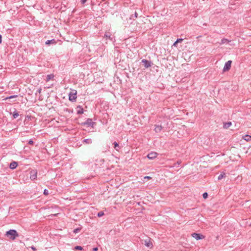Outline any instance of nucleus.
<instances>
[{"label":"nucleus","mask_w":251,"mask_h":251,"mask_svg":"<svg viewBox=\"0 0 251 251\" xmlns=\"http://www.w3.org/2000/svg\"><path fill=\"white\" fill-rule=\"evenodd\" d=\"M5 235L9 238V239L14 240L19 235L15 229H10L6 232Z\"/></svg>","instance_id":"f257e3e1"},{"label":"nucleus","mask_w":251,"mask_h":251,"mask_svg":"<svg viewBox=\"0 0 251 251\" xmlns=\"http://www.w3.org/2000/svg\"><path fill=\"white\" fill-rule=\"evenodd\" d=\"M77 92L75 90H73L72 91L69 95V100L74 102L76 101Z\"/></svg>","instance_id":"f03ea898"},{"label":"nucleus","mask_w":251,"mask_h":251,"mask_svg":"<svg viewBox=\"0 0 251 251\" xmlns=\"http://www.w3.org/2000/svg\"><path fill=\"white\" fill-rule=\"evenodd\" d=\"M37 170H32L30 172V178L32 180H35L37 178Z\"/></svg>","instance_id":"7ed1b4c3"},{"label":"nucleus","mask_w":251,"mask_h":251,"mask_svg":"<svg viewBox=\"0 0 251 251\" xmlns=\"http://www.w3.org/2000/svg\"><path fill=\"white\" fill-rule=\"evenodd\" d=\"M231 63L232 61L231 60H228L226 62L223 68L224 72L227 71L230 69Z\"/></svg>","instance_id":"20e7f679"},{"label":"nucleus","mask_w":251,"mask_h":251,"mask_svg":"<svg viewBox=\"0 0 251 251\" xmlns=\"http://www.w3.org/2000/svg\"><path fill=\"white\" fill-rule=\"evenodd\" d=\"M192 236L195 238L196 240L202 239L204 238V236L201 234L194 233L192 234Z\"/></svg>","instance_id":"39448f33"},{"label":"nucleus","mask_w":251,"mask_h":251,"mask_svg":"<svg viewBox=\"0 0 251 251\" xmlns=\"http://www.w3.org/2000/svg\"><path fill=\"white\" fill-rule=\"evenodd\" d=\"M144 244L148 248H152L153 247L150 238H148L144 240Z\"/></svg>","instance_id":"423d86ee"},{"label":"nucleus","mask_w":251,"mask_h":251,"mask_svg":"<svg viewBox=\"0 0 251 251\" xmlns=\"http://www.w3.org/2000/svg\"><path fill=\"white\" fill-rule=\"evenodd\" d=\"M94 124L95 123L92 121V120L91 119L88 118L83 123V125H86L87 126H93Z\"/></svg>","instance_id":"0eeeda50"},{"label":"nucleus","mask_w":251,"mask_h":251,"mask_svg":"<svg viewBox=\"0 0 251 251\" xmlns=\"http://www.w3.org/2000/svg\"><path fill=\"white\" fill-rule=\"evenodd\" d=\"M142 63H143V64L146 68H148L151 67V62L150 61L146 60V59H143L142 60Z\"/></svg>","instance_id":"6e6552de"},{"label":"nucleus","mask_w":251,"mask_h":251,"mask_svg":"<svg viewBox=\"0 0 251 251\" xmlns=\"http://www.w3.org/2000/svg\"><path fill=\"white\" fill-rule=\"evenodd\" d=\"M157 155V153L156 152H151L148 154L147 157L150 159H153L156 157Z\"/></svg>","instance_id":"1a4fd4ad"},{"label":"nucleus","mask_w":251,"mask_h":251,"mask_svg":"<svg viewBox=\"0 0 251 251\" xmlns=\"http://www.w3.org/2000/svg\"><path fill=\"white\" fill-rule=\"evenodd\" d=\"M111 34L110 32L109 31H106L105 32V34H104V38H105L106 39V40H110L111 41H112V38L111 37Z\"/></svg>","instance_id":"9d476101"},{"label":"nucleus","mask_w":251,"mask_h":251,"mask_svg":"<svg viewBox=\"0 0 251 251\" xmlns=\"http://www.w3.org/2000/svg\"><path fill=\"white\" fill-rule=\"evenodd\" d=\"M162 129V127L161 126H159V125L155 126L154 131H155L156 133H159L161 131Z\"/></svg>","instance_id":"9b49d317"},{"label":"nucleus","mask_w":251,"mask_h":251,"mask_svg":"<svg viewBox=\"0 0 251 251\" xmlns=\"http://www.w3.org/2000/svg\"><path fill=\"white\" fill-rule=\"evenodd\" d=\"M18 165V164L16 162H12L10 164L9 168L11 169H15Z\"/></svg>","instance_id":"f8f14e48"},{"label":"nucleus","mask_w":251,"mask_h":251,"mask_svg":"<svg viewBox=\"0 0 251 251\" xmlns=\"http://www.w3.org/2000/svg\"><path fill=\"white\" fill-rule=\"evenodd\" d=\"M56 43V42L55 40L54 39L50 40H47L45 43V44L47 45H49L51 44H55Z\"/></svg>","instance_id":"ddd939ff"},{"label":"nucleus","mask_w":251,"mask_h":251,"mask_svg":"<svg viewBox=\"0 0 251 251\" xmlns=\"http://www.w3.org/2000/svg\"><path fill=\"white\" fill-rule=\"evenodd\" d=\"M231 124H231V122L224 123V125H223V127L225 129H227L231 126Z\"/></svg>","instance_id":"4468645a"},{"label":"nucleus","mask_w":251,"mask_h":251,"mask_svg":"<svg viewBox=\"0 0 251 251\" xmlns=\"http://www.w3.org/2000/svg\"><path fill=\"white\" fill-rule=\"evenodd\" d=\"M242 138L246 141H250L251 140V136L247 134L243 136Z\"/></svg>","instance_id":"2eb2a0df"},{"label":"nucleus","mask_w":251,"mask_h":251,"mask_svg":"<svg viewBox=\"0 0 251 251\" xmlns=\"http://www.w3.org/2000/svg\"><path fill=\"white\" fill-rule=\"evenodd\" d=\"M230 42V40H228L227 39H226V38H223V39H222L221 42V43L220 44V45L225 44H228Z\"/></svg>","instance_id":"dca6fc26"},{"label":"nucleus","mask_w":251,"mask_h":251,"mask_svg":"<svg viewBox=\"0 0 251 251\" xmlns=\"http://www.w3.org/2000/svg\"><path fill=\"white\" fill-rule=\"evenodd\" d=\"M54 77V75H53L52 74H50V75H47V77H46V81H50V79H52Z\"/></svg>","instance_id":"f3484780"},{"label":"nucleus","mask_w":251,"mask_h":251,"mask_svg":"<svg viewBox=\"0 0 251 251\" xmlns=\"http://www.w3.org/2000/svg\"><path fill=\"white\" fill-rule=\"evenodd\" d=\"M77 108L79 109L77 111V113L78 114H81L83 113V109L81 108L80 106H77Z\"/></svg>","instance_id":"a211bd4d"},{"label":"nucleus","mask_w":251,"mask_h":251,"mask_svg":"<svg viewBox=\"0 0 251 251\" xmlns=\"http://www.w3.org/2000/svg\"><path fill=\"white\" fill-rule=\"evenodd\" d=\"M83 143L87 144H90L92 143V140L91 139H86L83 141Z\"/></svg>","instance_id":"6ab92c4d"},{"label":"nucleus","mask_w":251,"mask_h":251,"mask_svg":"<svg viewBox=\"0 0 251 251\" xmlns=\"http://www.w3.org/2000/svg\"><path fill=\"white\" fill-rule=\"evenodd\" d=\"M114 148L116 151H119V149L120 148L119 144L116 142H115L114 143Z\"/></svg>","instance_id":"aec40b11"},{"label":"nucleus","mask_w":251,"mask_h":251,"mask_svg":"<svg viewBox=\"0 0 251 251\" xmlns=\"http://www.w3.org/2000/svg\"><path fill=\"white\" fill-rule=\"evenodd\" d=\"M226 176V174L225 173H223L222 174H221L218 177V180H221L222 179L223 177H224Z\"/></svg>","instance_id":"412c9836"},{"label":"nucleus","mask_w":251,"mask_h":251,"mask_svg":"<svg viewBox=\"0 0 251 251\" xmlns=\"http://www.w3.org/2000/svg\"><path fill=\"white\" fill-rule=\"evenodd\" d=\"M17 97V95H12V96H10L9 97L5 98L4 100H7L8 99H13V98H16Z\"/></svg>","instance_id":"4be33fe9"},{"label":"nucleus","mask_w":251,"mask_h":251,"mask_svg":"<svg viewBox=\"0 0 251 251\" xmlns=\"http://www.w3.org/2000/svg\"><path fill=\"white\" fill-rule=\"evenodd\" d=\"M19 116V113L16 112V111H15L14 113H13V117L14 119H16Z\"/></svg>","instance_id":"5701e85b"},{"label":"nucleus","mask_w":251,"mask_h":251,"mask_svg":"<svg viewBox=\"0 0 251 251\" xmlns=\"http://www.w3.org/2000/svg\"><path fill=\"white\" fill-rule=\"evenodd\" d=\"M103 215H104V213L103 211H100L99 212H98V214H97V216L99 217H101V216H102Z\"/></svg>","instance_id":"b1692460"},{"label":"nucleus","mask_w":251,"mask_h":251,"mask_svg":"<svg viewBox=\"0 0 251 251\" xmlns=\"http://www.w3.org/2000/svg\"><path fill=\"white\" fill-rule=\"evenodd\" d=\"M80 230H81L80 228H77L74 229V232L75 233H77L79 232L80 231Z\"/></svg>","instance_id":"393cba45"},{"label":"nucleus","mask_w":251,"mask_h":251,"mask_svg":"<svg viewBox=\"0 0 251 251\" xmlns=\"http://www.w3.org/2000/svg\"><path fill=\"white\" fill-rule=\"evenodd\" d=\"M75 250H82L83 249L82 247H81V246H76L75 247Z\"/></svg>","instance_id":"a878e982"},{"label":"nucleus","mask_w":251,"mask_h":251,"mask_svg":"<svg viewBox=\"0 0 251 251\" xmlns=\"http://www.w3.org/2000/svg\"><path fill=\"white\" fill-rule=\"evenodd\" d=\"M180 163H181L180 161H177L176 163L174 164V165L173 167H177L180 164Z\"/></svg>","instance_id":"bb28decb"},{"label":"nucleus","mask_w":251,"mask_h":251,"mask_svg":"<svg viewBox=\"0 0 251 251\" xmlns=\"http://www.w3.org/2000/svg\"><path fill=\"white\" fill-rule=\"evenodd\" d=\"M204 199H206L208 197V194L206 192H205L202 195Z\"/></svg>","instance_id":"cd10ccee"},{"label":"nucleus","mask_w":251,"mask_h":251,"mask_svg":"<svg viewBox=\"0 0 251 251\" xmlns=\"http://www.w3.org/2000/svg\"><path fill=\"white\" fill-rule=\"evenodd\" d=\"M183 40V39H182V38H179V39H177L176 41V43H180V42H181Z\"/></svg>","instance_id":"c85d7f7f"},{"label":"nucleus","mask_w":251,"mask_h":251,"mask_svg":"<svg viewBox=\"0 0 251 251\" xmlns=\"http://www.w3.org/2000/svg\"><path fill=\"white\" fill-rule=\"evenodd\" d=\"M44 194L46 195H48L49 194V191L47 189H45L44 191Z\"/></svg>","instance_id":"c756f323"},{"label":"nucleus","mask_w":251,"mask_h":251,"mask_svg":"<svg viewBox=\"0 0 251 251\" xmlns=\"http://www.w3.org/2000/svg\"><path fill=\"white\" fill-rule=\"evenodd\" d=\"M28 144H29V145H33V140H30L28 141Z\"/></svg>","instance_id":"7c9ffc66"},{"label":"nucleus","mask_w":251,"mask_h":251,"mask_svg":"<svg viewBox=\"0 0 251 251\" xmlns=\"http://www.w3.org/2000/svg\"><path fill=\"white\" fill-rule=\"evenodd\" d=\"M87 0H81V2L82 4H84L86 2Z\"/></svg>","instance_id":"2f4dec72"},{"label":"nucleus","mask_w":251,"mask_h":251,"mask_svg":"<svg viewBox=\"0 0 251 251\" xmlns=\"http://www.w3.org/2000/svg\"><path fill=\"white\" fill-rule=\"evenodd\" d=\"M134 17H135V18H137V17H138V14H137V13L136 12H135L134 13Z\"/></svg>","instance_id":"473e14b6"},{"label":"nucleus","mask_w":251,"mask_h":251,"mask_svg":"<svg viewBox=\"0 0 251 251\" xmlns=\"http://www.w3.org/2000/svg\"><path fill=\"white\" fill-rule=\"evenodd\" d=\"M41 91H42V89L40 88L38 89L37 92H38L39 93H40L41 92Z\"/></svg>","instance_id":"72a5a7b5"},{"label":"nucleus","mask_w":251,"mask_h":251,"mask_svg":"<svg viewBox=\"0 0 251 251\" xmlns=\"http://www.w3.org/2000/svg\"><path fill=\"white\" fill-rule=\"evenodd\" d=\"M98 249L97 247L94 248L93 249V251H98Z\"/></svg>","instance_id":"f704fd0d"},{"label":"nucleus","mask_w":251,"mask_h":251,"mask_svg":"<svg viewBox=\"0 0 251 251\" xmlns=\"http://www.w3.org/2000/svg\"><path fill=\"white\" fill-rule=\"evenodd\" d=\"M178 43H176V41L174 43L173 46L176 47Z\"/></svg>","instance_id":"c9c22d12"},{"label":"nucleus","mask_w":251,"mask_h":251,"mask_svg":"<svg viewBox=\"0 0 251 251\" xmlns=\"http://www.w3.org/2000/svg\"><path fill=\"white\" fill-rule=\"evenodd\" d=\"M145 179H151V177L149 176H146L144 177Z\"/></svg>","instance_id":"e433bc0d"},{"label":"nucleus","mask_w":251,"mask_h":251,"mask_svg":"<svg viewBox=\"0 0 251 251\" xmlns=\"http://www.w3.org/2000/svg\"><path fill=\"white\" fill-rule=\"evenodd\" d=\"M31 249L34 251L36 250V249L34 246L31 247Z\"/></svg>","instance_id":"4c0bfd02"},{"label":"nucleus","mask_w":251,"mask_h":251,"mask_svg":"<svg viewBox=\"0 0 251 251\" xmlns=\"http://www.w3.org/2000/svg\"><path fill=\"white\" fill-rule=\"evenodd\" d=\"M1 38H2L1 35L0 34V44L1 43V41H2Z\"/></svg>","instance_id":"58836bf2"}]
</instances>
